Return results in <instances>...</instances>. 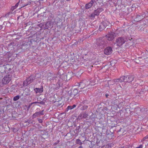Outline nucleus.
Masks as SVG:
<instances>
[{"label":"nucleus","mask_w":148,"mask_h":148,"mask_svg":"<svg viewBox=\"0 0 148 148\" xmlns=\"http://www.w3.org/2000/svg\"><path fill=\"white\" fill-rule=\"evenodd\" d=\"M11 80V76L9 75H5L2 80V83L3 84H6L8 83Z\"/></svg>","instance_id":"obj_1"},{"label":"nucleus","mask_w":148,"mask_h":148,"mask_svg":"<svg viewBox=\"0 0 148 148\" xmlns=\"http://www.w3.org/2000/svg\"><path fill=\"white\" fill-rule=\"evenodd\" d=\"M125 40L123 37H119L116 39L115 44L116 45L120 47L125 43Z\"/></svg>","instance_id":"obj_2"},{"label":"nucleus","mask_w":148,"mask_h":148,"mask_svg":"<svg viewBox=\"0 0 148 148\" xmlns=\"http://www.w3.org/2000/svg\"><path fill=\"white\" fill-rule=\"evenodd\" d=\"M110 24V23L107 21H103L100 23L99 27V30L101 31L104 30L106 27Z\"/></svg>","instance_id":"obj_3"},{"label":"nucleus","mask_w":148,"mask_h":148,"mask_svg":"<svg viewBox=\"0 0 148 148\" xmlns=\"http://www.w3.org/2000/svg\"><path fill=\"white\" fill-rule=\"evenodd\" d=\"M116 36V34L111 32L106 36V39L109 41H112Z\"/></svg>","instance_id":"obj_4"},{"label":"nucleus","mask_w":148,"mask_h":148,"mask_svg":"<svg viewBox=\"0 0 148 148\" xmlns=\"http://www.w3.org/2000/svg\"><path fill=\"white\" fill-rule=\"evenodd\" d=\"M90 82L87 81L86 80H84L80 83L79 87L80 89H83L89 86Z\"/></svg>","instance_id":"obj_5"},{"label":"nucleus","mask_w":148,"mask_h":148,"mask_svg":"<svg viewBox=\"0 0 148 148\" xmlns=\"http://www.w3.org/2000/svg\"><path fill=\"white\" fill-rule=\"evenodd\" d=\"M127 77L123 76L119 78L112 80V82H113L114 83L122 82H127V79H127Z\"/></svg>","instance_id":"obj_6"},{"label":"nucleus","mask_w":148,"mask_h":148,"mask_svg":"<svg viewBox=\"0 0 148 148\" xmlns=\"http://www.w3.org/2000/svg\"><path fill=\"white\" fill-rule=\"evenodd\" d=\"M104 52L106 54L109 55L111 54L112 52V48L110 47H108L105 49Z\"/></svg>","instance_id":"obj_7"},{"label":"nucleus","mask_w":148,"mask_h":148,"mask_svg":"<svg viewBox=\"0 0 148 148\" xmlns=\"http://www.w3.org/2000/svg\"><path fill=\"white\" fill-rule=\"evenodd\" d=\"M44 114V110H42L40 112H36L34 113L32 116V118L34 119L36 117Z\"/></svg>","instance_id":"obj_8"},{"label":"nucleus","mask_w":148,"mask_h":148,"mask_svg":"<svg viewBox=\"0 0 148 148\" xmlns=\"http://www.w3.org/2000/svg\"><path fill=\"white\" fill-rule=\"evenodd\" d=\"M95 1V0H91L90 1L86 4L85 5V8L86 9H88L92 7L93 3Z\"/></svg>","instance_id":"obj_9"},{"label":"nucleus","mask_w":148,"mask_h":148,"mask_svg":"<svg viewBox=\"0 0 148 148\" xmlns=\"http://www.w3.org/2000/svg\"><path fill=\"white\" fill-rule=\"evenodd\" d=\"M78 93V90L76 89L73 90V91L71 92L70 96L71 97H74Z\"/></svg>","instance_id":"obj_10"},{"label":"nucleus","mask_w":148,"mask_h":148,"mask_svg":"<svg viewBox=\"0 0 148 148\" xmlns=\"http://www.w3.org/2000/svg\"><path fill=\"white\" fill-rule=\"evenodd\" d=\"M103 9L102 8H98L97 10L94 11L95 14L97 16L99 15L100 12L103 11Z\"/></svg>","instance_id":"obj_11"},{"label":"nucleus","mask_w":148,"mask_h":148,"mask_svg":"<svg viewBox=\"0 0 148 148\" xmlns=\"http://www.w3.org/2000/svg\"><path fill=\"white\" fill-rule=\"evenodd\" d=\"M34 90L36 92V93H41L43 92V87L40 88H36L34 89Z\"/></svg>","instance_id":"obj_12"},{"label":"nucleus","mask_w":148,"mask_h":148,"mask_svg":"<svg viewBox=\"0 0 148 148\" xmlns=\"http://www.w3.org/2000/svg\"><path fill=\"white\" fill-rule=\"evenodd\" d=\"M32 80V79L31 77H29L27 78L26 80L25 81L23 82V84L24 85H27L30 83L29 81L31 82Z\"/></svg>","instance_id":"obj_13"},{"label":"nucleus","mask_w":148,"mask_h":148,"mask_svg":"<svg viewBox=\"0 0 148 148\" xmlns=\"http://www.w3.org/2000/svg\"><path fill=\"white\" fill-rule=\"evenodd\" d=\"M134 79L133 76H128V79L127 80V82H130L133 81Z\"/></svg>","instance_id":"obj_14"},{"label":"nucleus","mask_w":148,"mask_h":148,"mask_svg":"<svg viewBox=\"0 0 148 148\" xmlns=\"http://www.w3.org/2000/svg\"><path fill=\"white\" fill-rule=\"evenodd\" d=\"M76 143L77 144H79L80 145H82V143L81 142L80 140L78 139L76 140Z\"/></svg>","instance_id":"obj_15"},{"label":"nucleus","mask_w":148,"mask_h":148,"mask_svg":"<svg viewBox=\"0 0 148 148\" xmlns=\"http://www.w3.org/2000/svg\"><path fill=\"white\" fill-rule=\"evenodd\" d=\"M76 107V105H73L72 106H68L67 108L69 110H71Z\"/></svg>","instance_id":"obj_16"},{"label":"nucleus","mask_w":148,"mask_h":148,"mask_svg":"<svg viewBox=\"0 0 148 148\" xmlns=\"http://www.w3.org/2000/svg\"><path fill=\"white\" fill-rule=\"evenodd\" d=\"M20 98V96L18 95L14 97L13 98V100L14 101H16L18 100Z\"/></svg>","instance_id":"obj_17"},{"label":"nucleus","mask_w":148,"mask_h":148,"mask_svg":"<svg viewBox=\"0 0 148 148\" xmlns=\"http://www.w3.org/2000/svg\"><path fill=\"white\" fill-rule=\"evenodd\" d=\"M116 86H117V89L118 90H120L121 88V87L119 84H116Z\"/></svg>","instance_id":"obj_18"},{"label":"nucleus","mask_w":148,"mask_h":148,"mask_svg":"<svg viewBox=\"0 0 148 148\" xmlns=\"http://www.w3.org/2000/svg\"><path fill=\"white\" fill-rule=\"evenodd\" d=\"M88 116V114L85 113H84L82 115V117L84 118H86Z\"/></svg>","instance_id":"obj_19"},{"label":"nucleus","mask_w":148,"mask_h":148,"mask_svg":"<svg viewBox=\"0 0 148 148\" xmlns=\"http://www.w3.org/2000/svg\"><path fill=\"white\" fill-rule=\"evenodd\" d=\"M88 107L87 106L84 105L82 108L81 110H84L88 108Z\"/></svg>","instance_id":"obj_20"},{"label":"nucleus","mask_w":148,"mask_h":148,"mask_svg":"<svg viewBox=\"0 0 148 148\" xmlns=\"http://www.w3.org/2000/svg\"><path fill=\"white\" fill-rule=\"evenodd\" d=\"M95 15H96L95 14V13L93 12L91 14L90 17L92 18H93L95 17Z\"/></svg>","instance_id":"obj_21"},{"label":"nucleus","mask_w":148,"mask_h":148,"mask_svg":"<svg viewBox=\"0 0 148 148\" xmlns=\"http://www.w3.org/2000/svg\"><path fill=\"white\" fill-rule=\"evenodd\" d=\"M38 122L40 123H42V120L41 119L38 118Z\"/></svg>","instance_id":"obj_22"},{"label":"nucleus","mask_w":148,"mask_h":148,"mask_svg":"<svg viewBox=\"0 0 148 148\" xmlns=\"http://www.w3.org/2000/svg\"><path fill=\"white\" fill-rule=\"evenodd\" d=\"M111 145V144H110L108 145H106V147H107V148H109L110 147Z\"/></svg>","instance_id":"obj_23"},{"label":"nucleus","mask_w":148,"mask_h":148,"mask_svg":"<svg viewBox=\"0 0 148 148\" xmlns=\"http://www.w3.org/2000/svg\"><path fill=\"white\" fill-rule=\"evenodd\" d=\"M143 145H139V147H138V148H142L143 147Z\"/></svg>","instance_id":"obj_24"},{"label":"nucleus","mask_w":148,"mask_h":148,"mask_svg":"<svg viewBox=\"0 0 148 148\" xmlns=\"http://www.w3.org/2000/svg\"><path fill=\"white\" fill-rule=\"evenodd\" d=\"M147 138H148V134L143 139H146Z\"/></svg>","instance_id":"obj_25"},{"label":"nucleus","mask_w":148,"mask_h":148,"mask_svg":"<svg viewBox=\"0 0 148 148\" xmlns=\"http://www.w3.org/2000/svg\"><path fill=\"white\" fill-rule=\"evenodd\" d=\"M18 3H17L16 5H15V8H17V6H18Z\"/></svg>","instance_id":"obj_26"},{"label":"nucleus","mask_w":148,"mask_h":148,"mask_svg":"<svg viewBox=\"0 0 148 148\" xmlns=\"http://www.w3.org/2000/svg\"><path fill=\"white\" fill-rule=\"evenodd\" d=\"M6 66H7V67H8V66H9V64H7L6 65Z\"/></svg>","instance_id":"obj_27"},{"label":"nucleus","mask_w":148,"mask_h":148,"mask_svg":"<svg viewBox=\"0 0 148 148\" xmlns=\"http://www.w3.org/2000/svg\"><path fill=\"white\" fill-rule=\"evenodd\" d=\"M79 148H82V146H80Z\"/></svg>","instance_id":"obj_28"},{"label":"nucleus","mask_w":148,"mask_h":148,"mask_svg":"<svg viewBox=\"0 0 148 148\" xmlns=\"http://www.w3.org/2000/svg\"><path fill=\"white\" fill-rule=\"evenodd\" d=\"M37 103V102H35L34 103Z\"/></svg>","instance_id":"obj_29"}]
</instances>
